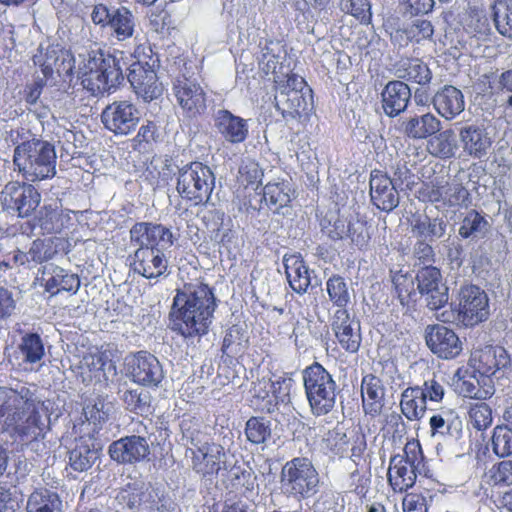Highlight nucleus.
<instances>
[{"instance_id": "obj_3", "label": "nucleus", "mask_w": 512, "mask_h": 512, "mask_svg": "<svg viewBox=\"0 0 512 512\" xmlns=\"http://www.w3.org/2000/svg\"><path fill=\"white\" fill-rule=\"evenodd\" d=\"M130 240L138 246L131 263L135 273L156 281L169 274L164 251L173 245L174 236L168 227L154 222H136L130 229Z\"/></svg>"}, {"instance_id": "obj_54", "label": "nucleus", "mask_w": 512, "mask_h": 512, "mask_svg": "<svg viewBox=\"0 0 512 512\" xmlns=\"http://www.w3.org/2000/svg\"><path fill=\"white\" fill-rule=\"evenodd\" d=\"M122 400L126 410L136 414H143L150 409V395L138 389L126 390Z\"/></svg>"}, {"instance_id": "obj_4", "label": "nucleus", "mask_w": 512, "mask_h": 512, "mask_svg": "<svg viewBox=\"0 0 512 512\" xmlns=\"http://www.w3.org/2000/svg\"><path fill=\"white\" fill-rule=\"evenodd\" d=\"M78 77L93 96L116 89L124 79L120 61L102 49L88 52L79 66Z\"/></svg>"}, {"instance_id": "obj_18", "label": "nucleus", "mask_w": 512, "mask_h": 512, "mask_svg": "<svg viewBox=\"0 0 512 512\" xmlns=\"http://www.w3.org/2000/svg\"><path fill=\"white\" fill-rule=\"evenodd\" d=\"M425 341L431 352L443 359L455 358L462 351V342L457 334L440 324L426 327Z\"/></svg>"}, {"instance_id": "obj_51", "label": "nucleus", "mask_w": 512, "mask_h": 512, "mask_svg": "<svg viewBox=\"0 0 512 512\" xmlns=\"http://www.w3.org/2000/svg\"><path fill=\"white\" fill-rule=\"evenodd\" d=\"M469 424L478 431L486 430L492 424V410L487 403L477 402L471 404L469 411Z\"/></svg>"}, {"instance_id": "obj_58", "label": "nucleus", "mask_w": 512, "mask_h": 512, "mask_svg": "<svg viewBox=\"0 0 512 512\" xmlns=\"http://www.w3.org/2000/svg\"><path fill=\"white\" fill-rule=\"evenodd\" d=\"M341 8L362 23L371 19V5L368 0H342Z\"/></svg>"}, {"instance_id": "obj_6", "label": "nucleus", "mask_w": 512, "mask_h": 512, "mask_svg": "<svg viewBox=\"0 0 512 512\" xmlns=\"http://www.w3.org/2000/svg\"><path fill=\"white\" fill-rule=\"evenodd\" d=\"M280 483L284 494L304 500L318 493L320 476L309 458L295 457L282 467Z\"/></svg>"}, {"instance_id": "obj_2", "label": "nucleus", "mask_w": 512, "mask_h": 512, "mask_svg": "<svg viewBox=\"0 0 512 512\" xmlns=\"http://www.w3.org/2000/svg\"><path fill=\"white\" fill-rule=\"evenodd\" d=\"M43 402L27 387L0 386V426L21 440H36L45 429Z\"/></svg>"}, {"instance_id": "obj_20", "label": "nucleus", "mask_w": 512, "mask_h": 512, "mask_svg": "<svg viewBox=\"0 0 512 512\" xmlns=\"http://www.w3.org/2000/svg\"><path fill=\"white\" fill-rule=\"evenodd\" d=\"M175 97L189 117H195L206 108L205 93L201 86L185 75L177 77L173 84Z\"/></svg>"}, {"instance_id": "obj_57", "label": "nucleus", "mask_w": 512, "mask_h": 512, "mask_svg": "<svg viewBox=\"0 0 512 512\" xmlns=\"http://www.w3.org/2000/svg\"><path fill=\"white\" fill-rule=\"evenodd\" d=\"M150 25L160 34H170L175 29V21L171 13L165 8H157L149 16Z\"/></svg>"}, {"instance_id": "obj_15", "label": "nucleus", "mask_w": 512, "mask_h": 512, "mask_svg": "<svg viewBox=\"0 0 512 512\" xmlns=\"http://www.w3.org/2000/svg\"><path fill=\"white\" fill-rule=\"evenodd\" d=\"M459 299V314L461 324L474 326L485 321L489 315L488 296L484 290L475 285L461 288Z\"/></svg>"}, {"instance_id": "obj_55", "label": "nucleus", "mask_w": 512, "mask_h": 512, "mask_svg": "<svg viewBox=\"0 0 512 512\" xmlns=\"http://www.w3.org/2000/svg\"><path fill=\"white\" fill-rule=\"evenodd\" d=\"M248 136L247 120L235 116L226 110V140L241 143Z\"/></svg>"}, {"instance_id": "obj_64", "label": "nucleus", "mask_w": 512, "mask_h": 512, "mask_svg": "<svg viewBox=\"0 0 512 512\" xmlns=\"http://www.w3.org/2000/svg\"><path fill=\"white\" fill-rule=\"evenodd\" d=\"M474 360H476V357ZM477 360L479 362L478 370L482 374L492 375L499 370V363H496L493 347H487L480 351Z\"/></svg>"}, {"instance_id": "obj_49", "label": "nucleus", "mask_w": 512, "mask_h": 512, "mask_svg": "<svg viewBox=\"0 0 512 512\" xmlns=\"http://www.w3.org/2000/svg\"><path fill=\"white\" fill-rule=\"evenodd\" d=\"M492 450L502 458L512 455V428L509 425H498L493 429Z\"/></svg>"}, {"instance_id": "obj_36", "label": "nucleus", "mask_w": 512, "mask_h": 512, "mask_svg": "<svg viewBox=\"0 0 512 512\" xmlns=\"http://www.w3.org/2000/svg\"><path fill=\"white\" fill-rule=\"evenodd\" d=\"M26 511L63 512V502L57 492L47 488H38L28 497Z\"/></svg>"}, {"instance_id": "obj_23", "label": "nucleus", "mask_w": 512, "mask_h": 512, "mask_svg": "<svg viewBox=\"0 0 512 512\" xmlns=\"http://www.w3.org/2000/svg\"><path fill=\"white\" fill-rule=\"evenodd\" d=\"M459 140L463 152L475 159L487 156L492 146V139L482 125L470 124L459 129Z\"/></svg>"}, {"instance_id": "obj_24", "label": "nucleus", "mask_w": 512, "mask_h": 512, "mask_svg": "<svg viewBox=\"0 0 512 512\" xmlns=\"http://www.w3.org/2000/svg\"><path fill=\"white\" fill-rule=\"evenodd\" d=\"M436 112L445 120L452 121L465 109L464 95L458 88L445 85L432 98Z\"/></svg>"}, {"instance_id": "obj_33", "label": "nucleus", "mask_w": 512, "mask_h": 512, "mask_svg": "<svg viewBox=\"0 0 512 512\" xmlns=\"http://www.w3.org/2000/svg\"><path fill=\"white\" fill-rule=\"evenodd\" d=\"M427 152L439 159H450L455 157L458 150L456 134L453 129L440 130L431 136L426 143Z\"/></svg>"}, {"instance_id": "obj_28", "label": "nucleus", "mask_w": 512, "mask_h": 512, "mask_svg": "<svg viewBox=\"0 0 512 512\" xmlns=\"http://www.w3.org/2000/svg\"><path fill=\"white\" fill-rule=\"evenodd\" d=\"M361 394L365 413L378 415L384 404L385 390L382 381L375 375H365L361 382Z\"/></svg>"}, {"instance_id": "obj_29", "label": "nucleus", "mask_w": 512, "mask_h": 512, "mask_svg": "<svg viewBox=\"0 0 512 512\" xmlns=\"http://www.w3.org/2000/svg\"><path fill=\"white\" fill-rule=\"evenodd\" d=\"M44 280V289L51 296H55L62 291L74 295L81 286V281L77 274L59 266H54L49 277Z\"/></svg>"}, {"instance_id": "obj_22", "label": "nucleus", "mask_w": 512, "mask_h": 512, "mask_svg": "<svg viewBox=\"0 0 512 512\" xmlns=\"http://www.w3.org/2000/svg\"><path fill=\"white\" fill-rule=\"evenodd\" d=\"M370 197L373 205L384 212H391L399 205V193L393 180L380 171L370 177Z\"/></svg>"}, {"instance_id": "obj_47", "label": "nucleus", "mask_w": 512, "mask_h": 512, "mask_svg": "<svg viewBox=\"0 0 512 512\" xmlns=\"http://www.w3.org/2000/svg\"><path fill=\"white\" fill-rule=\"evenodd\" d=\"M326 291L330 301L338 307V309H346L349 304L351 295L349 287L345 279L339 275H333L326 281Z\"/></svg>"}, {"instance_id": "obj_61", "label": "nucleus", "mask_w": 512, "mask_h": 512, "mask_svg": "<svg viewBox=\"0 0 512 512\" xmlns=\"http://www.w3.org/2000/svg\"><path fill=\"white\" fill-rule=\"evenodd\" d=\"M156 132V124L153 121H147L139 128L137 135L132 139L133 149L138 151L145 149L147 145L155 141Z\"/></svg>"}, {"instance_id": "obj_40", "label": "nucleus", "mask_w": 512, "mask_h": 512, "mask_svg": "<svg viewBox=\"0 0 512 512\" xmlns=\"http://www.w3.org/2000/svg\"><path fill=\"white\" fill-rule=\"evenodd\" d=\"M399 78L426 85L432 79V73L428 66L419 59H403L397 68Z\"/></svg>"}, {"instance_id": "obj_12", "label": "nucleus", "mask_w": 512, "mask_h": 512, "mask_svg": "<svg viewBox=\"0 0 512 512\" xmlns=\"http://www.w3.org/2000/svg\"><path fill=\"white\" fill-rule=\"evenodd\" d=\"M91 20L103 29H110L119 41L131 38L135 30L134 15L125 6L111 9L103 3L95 4L91 12Z\"/></svg>"}, {"instance_id": "obj_16", "label": "nucleus", "mask_w": 512, "mask_h": 512, "mask_svg": "<svg viewBox=\"0 0 512 512\" xmlns=\"http://www.w3.org/2000/svg\"><path fill=\"white\" fill-rule=\"evenodd\" d=\"M417 288L431 310L443 308L449 299L448 287L442 279L441 272L433 266L420 269L416 275Z\"/></svg>"}, {"instance_id": "obj_48", "label": "nucleus", "mask_w": 512, "mask_h": 512, "mask_svg": "<svg viewBox=\"0 0 512 512\" xmlns=\"http://www.w3.org/2000/svg\"><path fill=\"white\" fill-rule=\"evenodd\" d=\"M270 380H260L254 384L251 393V405L255 409L262 412L271 413L274 411V403L272 402L273 396H271Z\"/></svg>"}, {"instance_id": "obj_14", "label": "nucleus", "mask_w": 512, "mask_h": 512, "mask_svg": "<svg viewBox=\"0 0 512 512\" xmlns=\"http://www.w3.org/2000/svg\"><path fill=\"white\" fill-rule=\"evenodd\" d=\"M139 109L130 101H114L101 113L104 127L114 135H128L133 132L140 121Z\"/></svg>"}, {"instance_id": "obj_41", "label": "nucleus", "mask_w": 512, "mask_h": 512, "mask_svg": "<svg viewBox=\"0 0 512 512\" xmlns=\"http://www.w3.org/2000/svg\"><path fill=\"white\" fill-rule=\"evenodd\" d=\"M262 199L270 209L278 211L280 208L286 207L292 200L291 188L288 182H275L265 185L263 188Z\"/></svg>"}, {"instance_id": "obj_11", "label": "nucleus", "mask_w": 512, "mask_h": 512, "mask_svg": "<svg viewBox=\"0 0 512 512\" xmlns=\"http://www.w3.org/2000/svg\"><path fill=\"white\" fill-rule=\"evenodd\" d=\"M405 455L391 457L388 469V481L395 492H404L413 487L416 481V470L421 462L419 443H408L404 448Z\"/></svg>"}, {"instance_id": "obj_30", "label": "nucleus", "mask_w": 512, "mask_h": 512, "mask_svg": "<svg viewBox=\"0 0 512 512\" xmlns=\"http://www.w3.org/2000/svg\"><path fill=\"white\" fill-rule=\"evenodd\" d=\"M222 447L207 444L192 450V467L203 476L212 475L220 470V454Z\"/></svg>"}, {"instance_id": "obj_45", "label": "nucleus", "mask_w": 512, "mask_h": 512, "mask_svg": "<svg viewBox=\"0 0 512 512\" xmlns=\"http://www.w3.org/2000/svg\"><path fill=\"white\" fill-rule=\"evenodd\" d=\"M60 242L61 240L56 237L35 239L31 243L28 251L32 262L42 264L53 259L58 253V245Z\"/></svg>"}, {"instance_id": "obj_35", "label": "nucleus", "mask_w": 512, "mask_h": 512, "mask_svg": "<svg viewBox=\"0 0 512 512\" xmlns=\"http://www.w3.org/2000/svg\"><path fill=\"white\" fill-rule=\"evenodd\" d=\"M446 222L442 218H430L426 215L414 216L411 232L418 239L432 242L445 235Z\"/></svg>"}, {"instance_id": "obj_42", "label": "nucleus", "mask_w": 512, "mask_h": 512, "mask_svg": "<svg viewBox=\"0 0 512 512\" xmlns=\"http://www.w3.org/2000/svg\"><path fill=\"white\" fill-rule=\"evenodd\" d=\"M34 226L39 227L44 234L60 233L65 226V217L62 211L45 205L34 217Z\"/></svg>"}, {"instance_id": "obj_56", "label": "nucleus", "mask_w": 512, "mask_h": 512, "mask_svg": "<svg viewBox=\"0 0 512 512\" xmlns=\"http://www.w3.org/2000/svg\"><path fill=\"white\" fill-rule=\"evenodd\" d=\"M433 26L430 21L424 19H416L409 26L407 31H396L394 35H392V40H396L398 37H403L406 34V38H415L417 42L422 39H428L433 35Z\"/></svg>"}, {"instance_id": "obj_59", "label": "nucleus", "mask_w": 512, "mask_h": 512, "mask_svg": "<svg viewBox=\"0 0 512 512\" xmlns=\"http://www.w3.org/2000/svg\"><path fill=\"white\" fill-rule=\"evenodd\" d=\"M468 27L480 36L488 35L491 27L486 12L478 7H471L469 11Z\"/></svg>"}, {"instance_id": "obj_39", "label": "nucleus", "mask_w": 512, "mask_h": 512, "mask_svg": "<svg viewBox=\"0 0 512 512\" xmlns=\"http://www.w3.org/2000/svg\"><path fill=\"white\" fill-rule=\"evenodd\" d=\"M489 228L490 224L484 215L470 210L463 217L458 233L464 239H480L488 233Z\"/></svg>"}, {"instance_id": "obj_9", "label": "nucleus", "mask_w": 512, "mask_h": 512, "mask_svg": "<svg viewBox=\"0 0 512 512\" xmlns=\"http://www.w3.org/2000/svg\"><path fill=\"white\" fill-rule=\"evenodd\" d=\"M275 107L286 121L306 115L311 105V89L303 77L289 74L284 81H276Z\"/></svg>"}, {"instance_id": "obj_19", "label": "nucleus", "mask_w": 512, "mask_h": 512, "mask_svg": "<svg viewBox=\"0 0 512 512\" xmlns=\"http://www.w3.org/2000/svg\"><path fill=\"white\" fill-rule=\"evenodd\" d=\"M127 77L135 93L146 102L158 99L164 93V85L159 81L155 67L131 64Z\"/></svg>"}, {"instance_id": "obj_32", "label": "nucleus", "mask_w": 512, "mask_h": 512, "mask_svg": "<svg viewBox=\"0 0 512 512\" xmlns=\"http://www.w3.org/2000/svg\"><path fill=\"white\" fill-rule=\"evenodd\" d=\"M97 458V450L94 448L93 436H80L76 439L74 448L69 452V464L75 471L88 470Z\"/></svg>"}, {"instance_id": "obj_50", "label": "nucleus", "mask_w": 512, "mask_h": 512, "mask_svg": "<svg viewBox=\"0 0 512 512\" xmlns=\"http://www.w3.org/2000/svg\"><path fill=\"white\" fill-rule=\"evenodd\" d=\"M455 377V385L461 395L474 399L482 398L479 381L475 375L469 373L467 369H458Z\"/></svg>"}, {"instance_id": "obj_21", "label": "nucleus", "mask_w": 512, "mask_h": 512, "mask_svg": "<svg viewBox=\"0 0 512 512\" xmlns=\"http://www.w3.org/2000/svg\"><path fill=\"white\" fill-rule=\"evenodd\" d=\"M331 327L340 346L348 353H356L361 344L360 325L351 319L346 309H337Z\"/></svg>"}, {"instance_id": "obj_46", "label": "nucleus", "mask_w": 512, "mask_h": 512, "mask_svg": "<svg viewBox=\"0 0 512 512\" xmlns=\"http://www.w3.org/2000/svg\"><path fill=\"white\" fill-rule=\"evenodd\" d=\"M493 17L497 31L512 39V0H496Z\"/></svg>"}, {"instance_id": "obj_44", "label": "nucleus", "mask_w": 512, "mask_h": 512, "mask_svg": "<svg viewBox=\"0 0 512 512\" xmlns=\"http://www.w3.org/2000/svg\"><path fill=\"white\" fill-rule=\"evenodd\" d=\"M18 350L23 357V362L35 364L45 355V348L41 337L37 333H26L21 338Z\"/></svg>"}, {"instance_id": "obj_7", "label": "nucleus", "mask_w": 512, "mask_h": 512, "mask_svg": "<svg viewBox=\"0 0 512 512\" xmlns=\"http://www.w3.org/2000/svg\"><path fill=\"white\" fill-rule=\"evenodd\" d=\"M303 383L313 415L323 416L333 410L337 385L332 375L321 364L315 362L304 369Z\"/></svg>"}, {"instance_id": "obj_53", "label": "nucleus", "mask_w": 512, "mask_h": 512, "mask_svg": "<svg viewBox=\"0 0 512 512\" xmlns=\"http://www.w3.org/2000/svg\"><path fill=\"white\" fill-rule=\"evenodd\" d=\"M262 175L259 165L251 159H246L242 161L239 167L237 180L246 189L251 186L253 190H256L261 182Z\"/></svg>"}, {"instance_id": "obj_43", "label": "nucleus", "mask_w": 512, "mask_h": 512, "mask_svg": "<svg viewBox=\"0 0 512 512\" xmlns=\"http://www.w3.org/2000/svg\"><path fill=\"white\" fill-rule=\"evenodd\" d=\"M101 396L86 399L83 405V416L88 424H93L92 432H98L109 419V409Z\"/></svg>"}, {"instance_id": "obj_27", "label": "nucleus", "mask_w": 512, "mask_h": 512, "mask_svg": "<svg viewBox=\"0 0 512 512\" xmlns=\"http://www.w3.org/2000/svg\"><path fill=\"white\" fill-rule=\"evenodd\" d=\"M40 66L43 75L47 78L52 77L54 72L58 76H72L75 69V58L69 50L48 48Z\"/></svg>"}, {"instance_id": "obj_10", "label": "nucleus", "mask_w": 512, "mask_h": 512, "mask_svg": "<svg viewBox=\"0 0 512 512\" xmlns=\"http://www.w3.org/2000/svg\"><path fill=\"white\" fill-rule=\"evenodd\" d=\"M41 202V194L32 184L10 181L0 193L2 210L18 218L33 215Z\"/></svg>"}, {"instance_id": "obj_8", "label": "nucleus", "mask_w": 512, "mask_h": 512, "mask_svg": "<svg viewBox=\"0 0 512 512\" xmlns=\"http://www.w3.org/2000/svg\"><path fill=\"white\" fill-rule=\"evenodd\" d=\"M215 184L211 169L201 162H192L179 170L176 190L180 197L191 206L215 203L211 201V193Z\"/></svg>"}, {"instance_id": "obj_1", "label": "nucleus", "mask_w": 512, "mask_h": 512, "mask_svg": "<svg viewBox=\"0 0 512 512\" xmlns=\"http://www.w3.org/2000/svg\"><path fill=\"white\" fill-rule=\"evenodd\" d=\"M216 307L213 289L207 284L185 285L173 298L171 329L184 338L201 337L208 333Z\"/></svg>"}, {"instance_id": "obj_60", "label": "nucleus", "mask_w": 512, "mask_h": 512, "mask_svg": "<svg viewBox=\"0 0 512 512\" xmlns=\"http://www.w3.org/2000/svg\"><path fill=\"white\" fill-rule=\"evenodd\" d=\"M270 384H272L270 389L274 408L278 403H288L290 401V391L293 385L291 378L278 377L274 381H270Z\"/></svg>"}, {"instance_id": "obj_38", "label": "nucleus", "mask_w": 512, "mask_h": 512, "mask_svg": "<svg viewBox=\"0 0 512 512\" xmlns=\"http://www.w3.org/2000/svg\"><path fill=\"white\" fill-rule=\"evenodd\" d=\"M432 435L459 437L462 432V421L453 410H443L429 420Z\"/></svg>"}, {"instance_id": "obj_62", "label": "nucleus", "mask_w": 512, "mask_h": 512, "mask_svg": "<svg viewBox=\"0 0 512 512\" xmlns=\"http://www.w3.org/2000/svg\"><path fill=\"white\" fill-rule=\"evenodd\" d=\"M133 56L136 59L133 64L156 67L159 63L158 55L148 41L138 44L134 49Z\"/></svg>"}, {"instance_id": "obj_52", "label": "nucleus", "mask_w": 512, "mask_h": 512, "mask_svg": "<svg viewBox=\"0 0 512 512\" xmlns=\"http://www.w3.org/2000/svg\"><path fill=\"white\" fill-rule=\"evenodd\" d=\"M245 433L250 442L263 443L271 435L270 421L263 417H252L246 423Z\"/></svg>"}, {"instance_id": "obj_5", "label": "nucleus", "mask_w": 512, "mask_h": 512, "mask_svg": "<svg viewBox=\"0 0 512 512\" xmlns=\"http://www.w3.org/2000/svg\"><path fill=\"white\" fill-rule=\"evenodd\" d=\"M13 163L30 182L52 178L56 174V152L54 146L41 140H28L14 149Z\"/></svg>"}, {"instance_id": "obj_26", "label": "nucleus", "mask_w": 512, "mask_h": 512, "mask_svg": "<svg viewBox=\"0 0 512 512\" xmlns=\"http://www.w3.org/2000/svg\"><path fill=\"white\" fill-rule=\"evenodd\" d=\"M441 129V120L431 112L414 115L402 122L404 135L412 140H428Z\"/></svg>"}, {"instance_id": "obj_63", "label": "nucleus", "mask_w": 512, "mask_h": 512, "mask_svg": "<svg viewBox=\"0 0 512 512\" xmlns=\"http://www.w3.org/2000/svg\"><path fill=\"white\" fill-rule=\"evenodd\" d=\"M444 202L451 206L461 205L468 199V191L460 183L452 182L444 185Z\"/></svg>"}, {"instance_id": "obj_37", "label": "nucleus", "mask_w": 512, "mask_h": 512, "mask_svg": "<svg viewBox=\"0 0 512 512\" xmlns=\"http://www.w3.org/2000/svg\"><path fill=\"white\" fill-rule=\"evenodd\" d=\"M426 405L420 386L408 387L401 394V412L409 421L421 419L426 412Z\"/></svg>"}, {"instance_id": "obj_31", "label": "nucleus", "mask_w": 512, "mask_h": 512, "mask_svg": "<svg viewBox=\"0 0 512 512\" xmlns=\"http://www.w3.org/2000/svg\"><path fill=\"white\" fill-rule=\"evenodd\" d=\"M255 476L252 468L243 459H234L232 467L226 469V489L230 486L238 494H245L254 487Z\"/></svg>"}, {"instance_id": "obj_34", "label": "nucleus", "mask_w": 512, "mask_h": 512, "mask_svg": "<svg viewBox=\"0 0 512 512\" xmlns=\"http://www.w3.org/2000/svg\"><path fill=\"white\" fill-rule=\"evenodd\" d=\"M284 266L290 287L298 294L305 293L310 286L311 278L303 259L296 255L285 257Z\"/></svg>"}, {"instance_id": "obj_25", "label": "nucleus", "mask_w": 512, "mask_h": 512, "mask_svg": "<svg viewBox=\"0 0 512 512\" xmlns=\"http://www.w3.org/2000/svg\"><path fill=\"white\" fill-rule=\"evenodd\" d=\"M382 108L388 117L404 112L411 99L410 87L400 80L390 81L381 93Z\"/></svg>"}, {"instance_id": "obj_13", "label": "nucleus", "mask_w": 512, "mask_h": 512, "mask_svg": "<svg viewBox=\"0 0 512 512\" xmlns=\"http://www.w3.org/2000/svg\"><path fill=\"white\" fill-rule=\"evenodd\" d=\"M125 366L127 375L138 385L157 388L164 379L160 361L148 351L141 350L128 355Z\"/></svg>"}, {"instance_id": "obj_17", "label": "nucleus", "mask_w": 512, "mask_h": 512, "mask_svg": "<svg viewBox=\"0 0 512 512\" xmlns=\"http://www.w3.org/2000/svg\"><path fill=\"white\" fill-rule=\"evenodd\" d=\"M110 458L119 464H137L150 455V446L143 436L130 435L113 441L108 447Z\"/></svg>"}]
</instances>
